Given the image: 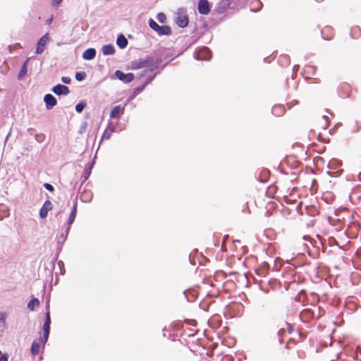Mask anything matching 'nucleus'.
<instances>
[{"label": "nucleus", "mask_w": 361, "mask_h": 361, "mask_svg": "<svg viewBox=\"0 0 361 361\" xmlns=\"http://www.w3.org/2000/svg\"><path fill=\"white\" fill-rule=\"evenodd\" d=\"M327 166L329 171L327 173L330 176H338L342 173V162L339 159H329Z\"/></svg>", "instance_id": "f257e3e1"}, {"label": "nucleus", "mask_w": 361, "mask_h": 361, "mask_svg": "<svg viewBox=\"0 0 361 361\" xmlns=\"http://www.w3.org/2000/svg\"><path fill=\"white\" fill-rule=\"evenodd\" d=\"M175 21L180 27H185L188 25V16L187 11L183 8H180L176 13Z\"/></svg>", "instance_id": "f03ea898"}, {"label": "nucleus", "mask_w": 361, "mask_h": 361, "mask_svg": "<svg viewBox=\"0 0 361 361\" xmlns=\"http://www.w3.org/2000/svg\"><path fill=\"white\" fill-rule=\"evenodd\" d=\"M149 25L159 35H170L171 33V30L169 26H160L153 19H149Z\"/></svg>", "instance_id": "7ed1b4c3"}, {"label": "nucleus", "mask_w": 361, "mask_h": 361, "mask_svg": "<svg viewBox=\"0 0 361 361\" xmlns=\"http://www.w3.org/2000/svg\"><path fill=\"white\" fill-rule=\"evenodd\" d=\"M50 324H51V317L49 312H47L46 314L45 322L43 325V336L40 338L41 342L44 344L48 340L49 329H50Z\"/></svg>", "instance_id": "20e7f679"}, {"label": "nucleus", "mask_w": 361, "mask_h": 361, "mask_svg": "<svg viewBox=\"0 0 361 361\" xmlns=\"http://www.w3.org/2000/svg\"><path fill=\"white\" fill-rule=\"evenodd\" d=\"M49 37L48 33L45 34L44 36H42L39 39V40L37 43V47L36 51H35L37 54H40L43 52V51L46 48V46H47V43L49 42Z\"/></svg>", "instance_id": "39448f33"}, {"label": "nucleus", "mask_w": 361, "mask_h": 361, "mask_svg": "<svg viewBox=\"0 0 361 361\" xmlns=\"http://www.w3.org/2000/svg\"><path fill=\"white\" fill-rule=\"evenodd\" d=\"M197 60H209L211 58L210 50L207 47H202L195 53Z\"/></svg>", "instance_id": "423d86ee"}, {"label": "nucleus", "mask_w": 361, "mask_h": 361, "mask_svg": "<svg viewBox=\"0 0 361 361\" xmlns=\"http://www.w3.org/2000/svg\"><path fill=\"white\" fill-rule=\"evenodd\" d=\"M198 11L202 15H207L210 12V6L207 0H200L198 3Z\"/></svg>", "instance_id": "0eeeda50"}, {"label": "nucleus", "mask_w": 361, "mask_h": 361, "mask_svg": "<svg viewBox=\"0 0 361 361\" xmlns=\"http://www.w3.org/2000/svg\"><path fill=\"white\" fill-rule=\"evenodd\" d=\"M314 310L310 308L304 309L300 312V318L304 322H309L314 317Z\"/></svg>", "instance_id": "6e6552de"}, {"label": "nucleus", "mask_w": 361, "mask_h": 361, "mask_svg": "<svg viewBox=\"0 0 361 361\" xmlns=\"http://www.w3.org/2000/svg\"><path fill=\"white\" fill-rule=\"evenodd\" d=\"M115 76L120 80L123 81L125 82H131L133 78V73H127L125 74L121 71H116L115 72Z\"/></svg>", "instance_id": "1a4fd4ad"}, {"label": "nucleus", "mask_w": 361, "mask_h": 361, "mask_svg": "<svg viewBox=\"0 0 361 361\" xmlns=\"http://www.w3.org/2000/svg\"><path fill=\"white\" fill-rule=\"evenodd\" d=\"M53 204L50 200H47L44 203L42 207L39 211V216L41 219L47 217L48 212L51 210Z\"/></svg>", "instance_id": "9d476101"}, {"label": "nucleus", "mask_w": 361, "mask_h": 361, "mask_svg": "<svg viewBox=\"0 0 361 361\" xmlns=\"http://www.w3.org/2000/svg\"><path fill=\"white\" fill-rule=\"evenodd\" d=\"M44 101L46 104V108L47 109H52L54 106L56 105V103H57L55 97L52 94H47L44 96Z\"/></svg>", "instance_id": "9b49d317"}, {"label": "nucleus", "mask_w": 361, "mask_h": 361, "mask_svg": "<svg viewBox=\"0 0 361 361\" xmlns=\"http://www.w3.org/2000/svg\"><path fill=\"white\" fill-rule=\"evenodd\" d=\"M53 92L58 95H67L69 93V89L65 85H57L53 87Z\"/></svg>", "instance_id": "f8f14e48"}, {"label": "nucleus", "mask_w": 361, "mask_h": 361, "mask_svg": "<svg viewBox=\"0 0 361 361\" xmlns=\"http://www.w3.org/2000/svg\"><path fill=\"white\" fill-rule=\"evenodd\" d=\"M76 212H77V204L75 203L73 205V209L71 212V214L69 216V218H68V226L66 228V235L68 234V232H69V230L71 228V225L73 224V222L75 220V218L76 216Z\"/></svg>", "instance_id": "ddd939ff"}, {"label": "nucleus", "mask_w": 361, "mask_h": 361, "mask_svg": "<svg viewBox=\"0 0 361 361\" xmlns=\"http://www.w3.org/2000/svg\"><path fill=\"white\" fill-rule=\"evenodd\" d=\"M94 164H95L94 159H92L90 163L87 164V167L85 169L83 175H82L84 181H86L89 178L90 174H91L92 167L94 166Z\"/></svg>", "instance_id": "4468645a"}, {"label": "nucleus", "mask_w": 361, "mask_h": 361, "mask_svg": "<svg viewBox=\"0 0 361 361\" xmlns=\"http://www.w3.org/2000/svg\"><path fill=\"white\" fill-rule=\"evenodd\" d=\"M96 56V50L93 48L86 49L82 54V58L85 60H92Z\"/></svg>", "instance_id": "2eb2a0df"}, {"label": "nucleus", "mask_w": 361, "mask_h": 361, "mask_svg": "<svg viewBox=\"0 0 361 361\" xmlns=\"http://www.w3.org/2000/svg\"><path fill=\"white\" fill-rule=\"evenodd\" d=\"M102 51L104 55H112L115 52V48L112 44H105L102 47Z\"/></svg>", "instance_id": "dca6fc26"}, {"label": "nucleus", "mask_w": 361, "mask_h": 361, "mask_svg": "<svg viewBox=\"0 0 361 361\" xmlns=\"http://www.w3.org/2000/svg\"><path fill=\"white\" fill-rule=\"evenodd\" d=\"M124 111L123 107L121 106H114L110 113V117L111 118L117 117L119 114H123Z\"/></svg>", "instance_id": "f3484780"}, {"label": "nucleus", "mask_w": 361, "mask_h": 361, "mask_svg": "<svg viewBox=\"0 0 361 361\" xmlns=\"http://www.w3.org/2000/svg\"><path fill=\"white\" fill-rule=\"evenodd\" d=\"M116 44L121 49H123L127 46L128 40L123 35H121L116 39Z\"/></svg>", "instance_id": "a211bd4d"}, {"label": "nucleus", "mask_w": 361, "mask_h": 361, "mask_svg": "<svg viewBox=\"0 0 361 361\" xmlns=\"http://www.w3.org/2000/svg\"><path fill=\"white\" fill-rule=\"evenodd\" d=\"M39 305V301L37 298H32L30 300L27 304V308L32 311L35 310V307H38Z\"/></svg>", "instance_id": "6ab92c4d"}, {"label": "nucleus", "mask_w": 361, "mask_h": 361, "mask_svg": "<svg viewBox=\"0 0 361 361\" xmlns=\"http://www.w3.org/2000/svg\"><path fill=\"white\" fill-rule=\"evenodd\" d=\"M40 347L41 346H40L39 343H38L35 341H33L32 346H31V352H32V355H37L39 352Z\"/></svg>", "instance_id": "aec40b11"}, {"label": "nucleus", "mask_w": 361, "mask_h": 361, "mask_svg": "<svg viewBox=\"0 0 361 361\" xmlns=\"http://www.w3.org/2000/svg\"><path fill=\"white\" fill-rule=\"evenodd\" d=\"M133 68H142L147 67V61H135L133 63Z\"/></svg>", "instance_id": "412c9836"}, {"label": "nucleus", "mask_w": 361, "mask_h": 361, "mask_svg": "<svg viewBox=\"0 0 361 361\" xmlns=\"http://www.w3.org/2000/svg\"><path fill=\"white\" fill-rule=\"evenodd\" d=\"M28 60H29V59H27L25 61L24 64L23 65V66L20 71V73L18 74L19 78H21L23 75H24L27 73V63Z\"/></svg>", "instance_id": "4be33fe9"}, {"label": "nucleus", "mask_w": 361, "mask_h": 361, "mask_svg": "<svg viewBox=\"0 0 361 361\" xmlns=\"http://www.w3.org/2000/svg\"><path fill=\"white\" fill-rule=\"evenodd\" d=\"M85 103L84 102H80L75 106V111L78 113H80L83 111L84 108L85 107Z\"/></svg>", "instance_id": "5701e85b"}, {"label": "nucleus", "mask_w": 361, "mask_h": 361, "mask_svg": "<svg viewBox=\"0 0 361 361\" xmlns=\"http://www.w3.org/2000/svg\"><path fill=\"white\" fill-rule=\"evenodd\" d=\"M86 74L85 72H80L75 74V79L78 81H82L85 79Z\"/></svg>", "instance_id": "b1692460"}, {"label": "nucleus", "mask_w": 361, "mask_h": 361, "mask_svg": "<svg viewBox=\"0 0 361 361\" xmlns=\"http://www.w3.org/2000/svg\"><path fill=\"white\" fill-rule=\"evenodd\" d=\"M112 132H113V130H112L111 128L106 129V130L104 131V134H103V135H102V139H103V140H104V139H106V140H107V139H109V138L110 137V136H111V135Z\"/></svg>", "instance_id": "393cba45"}, {"label": "nucleus", "mask_w": 361, "mask_h": 361, "mask_svg": "<svg viewBox=\"0 0 361 361\" xmlns=\"http://www.w3.org/2000/svg\"><path fill=\"white\" fill-rule=\"evenodd\" d=\"M157 19L161 23H164L166 20V17L164 13H159L157 16Z\"/></svg>", "instance_id": "a878e982"}, {"label": "nucleus", "mask_w": 361, "mask_h": 361, "mask_svg": "<svg viewBox=\"0 0 361 361\" xmlns=\"http://www.w3.org/2000/svg\"><path fill=\"white\" fill-rule=\"evenodd\" d=\"M44 187L47 190H48L49 191H51V192H53V191H54V188L53 185H51V184H49V183H44Z\"/></svg>", "instance_id": "bb28decb"}, {"label": "nucleus", "mask_w": 361, "mask_h": 361, "mask_svg": "<svg viewBox=\"0 0 361 361\" xmlns=\"http://www.w3.org/2000/svg\"><path fill=\"white\" fill-rule=\"evenodd\" d=\"M61 81L65 84H69L71 83V79L69 77H62Z\"/></svg>", "instance_id": "cd10ccee"}, {"label": "nucleus", "mask_w": 361, "mask_h": 361, "mask_svg": "<svg viewBox=\"0 0 361 361\" xmlns=\"http://www.w3.org/2000/svg\"><path fill=\"white\" fill-rule=\"evenodd\" d=\"M6 316L5 313L0 312V322L5 323Z\"/></svg>", "instance_id": "c85d7f7f"}, {"label": "nucleus", "mask_w": 361, "mask_h": 361, "mask_svg": "<svg viewBox=\"0 0 361 361\" xmlns=\"http://www.w3.org/2000/svg\"><path fill=\"white\" fill-rule=\"evenodd\" d=\"M68 235H66V231H65V233H62L61 236L59 237V241L64 242L66 240V238Z\"/></svg>", "instance_id": "c756f323"}, {"label": "nucleus", "mask_w": 361, "mask_h": 361, "mask_svg": "<svg viewBox=\"0 0 361 361\" xmlns=\"http://www.w3.org/2000/svg\"><path fill=\"white\" fill-rule=\"evenodd\" d=\"M63 0H52L51 1V4L53 6H58L59 5L61 2H62Z\"/></svg>", "instance_id": "7c9ffc66"}, {"label": "nucleus", "mask_w": 361, "mask_h": 361, "mask_svg": "<svg viewBox=\"0 0 361 361\" xmlns=\"http://www.w3.org/2000/svg\"><path fill=\"white\" fill-rule=\"evenodd\" d=\"M285 332L286 331H285L284 329H279L278 331L279 336H280V337L282 336L285 334Z\"/></svg>", "instance_id": "2f4dec72"}, {"label": "nucleus", "mask_w": 361, "mask_h": 361, "mask_svg": "<svg viewBox=\"0 0 361 361\" xmlns=\"http://www.w3.org/2000/svg\"><path fill=\"white\" fill-rule=\"evenodd\" d=\"M221 4L224 6V8L228 6V0H224L221 1Z\"/></svg>", "instance_id": "473e14b6"}, {"label": "nucleus", "mask_w": 361, "mask_h": 361, "mask_svg": "<svg viewBox=\"0 0 361 361\" xmlns=\"http://www.w3.org/2000/svg\"><path fill=\"white\" fill-rule=\"evenodd\" d=\"M7 360H8L7 357L4 355H3L0 357V361H7Z\"/></svg>", "instance_id": "72a5a7b5"}, {"label": "nucleus", "mask_w": 361, "mask_h": 361, "mask_svg": "<svg viewBox=\"0 0 361 361\" xmlns=\"http://www.w3.org/2000/svg\"><path fill=\"white\" fill-rule=\"evenodd\" d=\"M85 194H82L81 195V199L83 200V201H88L89 200L88 199H85Z\"/></svg>", "instance_id": "f704fd0d"}, {"label": "nucleus", "mask_w": 361, "mask_h": 361, "mask_svg": "<svg viewBox=\"0 0 361 361\" xmlns=\"http://www.w3.org/2000/svg\"><path fill=\"white\" fill-rule=\"evenodd\" d=\"M52 21V18L47 20V24H50Z\"/></svg>", "instance_id": "c9c22d12"}]
</instances>
